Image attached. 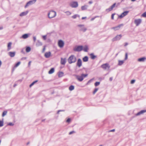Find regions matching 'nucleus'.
<instances>
[{
  "mask_svg": "<svg viewBox=\"0 0 146 146\" xmlns=\"http://www.w3.org/2000/svg\"><path fill=\"white\" fill-rule=\"evenodd\" d=\"M96 17H93V18H92L91 19V20L92 21L94 20Z\"/></svg>",
  "mask_w": 146,
  "mask_h": 146,
  "instance_id": "obj_59",
  "label": "nucleus"
},
{
  "mask_svg": "<svg viewBox=\"0 0 146 146\" xmlns=\"http://www.w3.org/2000/svg\"><path fill=\"white\" fill-rule=\"evenodd\" d=\"M66 12L68 13V15H70L71 14V13L69 11H67Z\"/></svg>",
  "mask_w": 146,
  "mask_h": 146,
  "instance_id": "obj_56",
  "label": "nucleus"
},
{
  "mask_svg": "<svg viewBox=\"0 0 146 146\" xmlns=\"http://www.w3.org/2000/svg\"><path fill=\"white\" fill-rule=\"evenodd\" d=\"M80 17V16L79 15H77V14H76V15H75L73 16H72V18H73V19H76L77 17Z\"/></svg>",
  "mask_w": 146,
  "mask_h": 146,
  "instance_id": "obj_36",
  "label": "nucleus"
},
{
  "mask_svg": "<svg viewBox=\"0 0 146 146\" xmlns=\"http://www.w3.org/2000/svg\"><path fill=\"white\" fill-rule=\"evenodd\" d=\"M7 113V111H4L2 113V116L3 117H4L6 114Z\"/></svg>",
  "mask_w": 146,
  "mask_h": 146,
  "instance_id": "obj_37",
  "label": "nucleus"
},
{
  "mask_svg": "<svg viewBox=\"0 0 146 146\" xmlns=\"http://www.w3.org/2000/svg\"><path fill=\"white\" fill-rule=\"evenodd\" d=\"M30 143V141H29L27 143V145H28Z\"/></svg>",
  "mask_w": 146,
  "mask_h": 146,
  "instance_id": "obj_64",
  "label": "nucleus"
},
{
  "mask_svg": "<svg viewBox=\"0 0 146 146\" xmlns=\"http://www.w3.org/2000/svg\"><path fill=\"white\" fill-rule=\"evenodd\" d=\"M122 36L121 34L117 35L112 39V41L113 42H114L115 41L119 40L121 39Z\"/></svg>",
  "mask_w": 146,
  "mask_h": 146,
  "instance_id": "obj_7",
  "label": "nucleus"
},
{
  "mask_svg": "<svg viewBox=\"0 0 146 146\" xmlns=\"http://www.w3.org/2000/svg\"><path fill=\"white\" fill-rule=\"evenodd\" d=\"M76 60V58L74 55H71L68 59V62L70 64L75 62Z\"/></svg>",
  "mask_w": 146,
  "mask_h": 146,
  "instance_id": "obj_1",
  "label": "nucleus"
},
{
  "mask_svg": "<svg viewBox=\"0 0 146 146\" xmlns=\"http://www.w3.org/2000/svg\"><path fill=\"white\" fill-rule=\"evenodd\" d=\"M29 34H25L22 35V38L23 39H26L28 37Z\"/></svg>",
  "mask_w": 146,
  "mask_h": 146,
  "instance_id": "obj_21",
  "label": "nucleus"
},
{
  "mask_svg": "<svg viewBox=\"0 0 146 146\" xmlns=\"http://www.w3.org/2000/svg\"><path fill=\"white\" fill-rule=\"evenodd\" d=\"M123 17V16L122 15V13H121V15H119V16H118V18H119L120 19H121V18H122Z\"/></svg>",
  "mask_w": 146,
  "mask_h": 146,
  "instance_id": "obj_48",
  "label": "nucleus"
},
{
  "mask_svg": "<svg viewBox=\"0 0 146 146\" xmlns=\"http://www.w3.org/2000/svg\"><path fill=\"white\" fill-rule=\"evenodd\" d=\"M146 112V110H143L138 112L135 114L136 116H138Z\"/></svg>",
  "mask_w": 146,
  "mask_h": 146,
  "instance_id": "obj_15",
  "label": "nucleus"
},
{
  "mask_svg": "<svg viewBox=\"0 0 146 146\" xmlns=\"http://www.w3.org/2000/svg\"><path fill=\"white\" fill-rule=\"evenodd\" d=\"M115 131V129H113L110 131V132H114Z\"/></svg>",
  "mask_w": 146,
  "mask_h": 146,
  "instance_id": "obj_61",
  "label": "nucleus"
},
{
  "mask_svg": "<svg viewBox=\"0 0 146 146\" xmlns=\"http://www.w3.org/2000/svg\"><path fill=\"white\" fill-rule=\"evenodd\" d=\"M127 53H126L125 54V58L124 60H126L127 59Z\"/></svg>",
  "mask_w": 146,
  "mask_h": 146,
  "instance_id": "obj_43",
  "label": "nucleus"
},
{
  "mask_svg": "<svg viewBox=\"0 0 146 146\" xmlns=\"http://www.w3.org/2000/svg\"><path fill=\"white\" fill-rule=\"evenodd\" d=\"M88 6L87 5H84L83 6H82L81 7V10L82 11L86 10L87 9Z\"/></svg>",
  "mask_w": 146,
  "mask_h": 146,
  "instance_id": "obj_27",
  "label": "nucleus"
},
{
  "mask_svg": "<svg viewBox=\"0 0 146 146\" xmlns=\"http://www.w3.org/2000/svg\"><path fill=\"white\" fill-rule=\"evenodd\" d=\"M61 64L62 65H64L66 62V58H61Z\"/></svg>",
  "mask_w": 146,
  "mask_h": 146,
  "instance_id": "obj_20",
  "label": "nucleus"
},
{
  "mask_svg": "<svg viewBox=\"0 0 146 146\" xmlns=\"http://www.w3.org/2000/svg\"><path fill=\"white\" fill-rule=\"evenodd\" d=\"M135 80H132L131 81V84H133L135 82Z\"/></svg>",
  "mask_w": 146,
  "mask_h": 146,
  "instance_id": "obj_46",
  "label": "nucleus"
},
{
  "mask_svg": "<svg viewBox=\"0 0 146 146\" xmlns=\"http://www.w3.org/2000/svg\"><path fill=\"white\" fill-rule=\"evenodd\" d=\"M82 60L84 62H87L88 60V57L87 56H86L83 58Z\"/></svg>",
  "mask_w": 146,
  "mask_h": 146,
  "instance_id": "obj_26",
  "label": "nucleus"
},
{
  "mask_svg": "<svg viewBox=\"0 0 146 146\" xmlns=\"http://www.w3.org/2000/svg\"><path fill=\"white\" fill-rule=\"evenodd\" d=\"M81 75L82 76V77L83 78V79L84 78H85L87 77L88 76V74H82Z\"/></svg>",
  "mask_w": 146,
  "mask_h": 146,
  "instance_id": "obj_39",
  "label": "nucleus"
},
{
  "mask_svg": "<svg viewBox=\"0 0 146 146\" xmlns=\"http://www.w3.org/2000/svg\"><path fill=\"white\" fill-rule=\"evenodd\" d=\"M65 111V110H58L57 111V113L58 114H59V113L60 112V111Z\"/></svg>",
  "mask_w": 146,
  "mask_h": 146,
  "instance_id": "obj_45",
  "label": "nucleus"
},
{
  "mask_svg": "<svg viewBox=\"0 0 146 146\" xmlns=\"http://www.w3.org/2000/svg\"><path fill=\"white\" fill-rule=\"evenodd\" d=\"M75 133V131H71V132H70L69 133V135H71L72 134V133Z\"/></svg>",
  "mask_w": 146,
  "mask_h": 146,
  "instance_id": "obj_51",
  "label": "nucleus"
},
{
  "mask_svg": "<svg viewBox=\"0 0 146 146\" xmlns=\"http://www.w3.org/2000/svg\"><path fill=\"white\" fill-rule=\"evenodd\" d=\"M56 12L54 11H50L48 14V16L49 18L51 19L54 17L56 15Z\"/></svg>",
  "mask_w": 146,
  "mask_h": 146,
  "instance_id": "obj_2",
  "label": "nucleus"
},
{
  "mask_svg": "<svg viewBox=\"0 0 146 146\" xmlns=\"http://www.w3.org/2000/svg\"><path fill=\"white\" fill-rule=\"evenodd\" d=\"M124 60H119L118 65L119 66L121 65L124 62Z\"/></svg>",
  "mask_w": 146,
  "mask_h": 146,
  "instance_id": "obj_30",
  "label": "nucleus"
},
{
  "mask_svg": "<svg viewBox=\"0 0 146 146\" xmlns=\"http://www.w3.org/2000/svg\"><path fill=\"white\" fill-rule=\"evenodd\" d=\"M33 39L34 41V42H35L36 40V37L35 36H34L33 37Z\"/></svg>",
  "mask_w": 146,
  "mask_h": 146,
  "instance_id": "obj_54",
  "label": "nucleus"
},
{
  "mask_svg": "<svg viewBox=\"0 0 146 146\" xmlns=\"http://www.w3.org/2000/svg\"><path fill=\"white\" fill-rule=\"evenodd\" d=\"M31 61H30L28 63V66H30L31 65Z\"/></svg>",
  "mask_w": 146,
  "mask_h": 146,
  "instance_id": "obj_58",
  "label": "nucleus"
},
{
  "mask_svg": "<svg viewBox=\"0 0 146 146\" xmlns=\"http://www.w3.org/2000/svg\"><path fill=\"white\" fill-rule=\"evenodd\" d=\"M84 25H78V26L81 27L80 29V31H83V32H85L87 30V29L85 27H84Z\"/></svg>",
  "mask_w": 146,
  "mask_h": 146,
  "instance_id": "obj_9",
  "label": "nucleus"
},
{
  "mask_svg": "<svg viewBox=\"0 0 146 146\" xmlns=\"http://www.w3.org/2000/svg\"><path fill=\"white\" fill-rule=\"evenodd\" d=\"M141 16L143 17H146V11L142 14L141 15Z\"/></svg>",
  "mask_w": 146,
  "mask_h": 146,
  "instance_id": "obj_38",
  "label": "nucleus"
},
{
  "mask_svg": "<svg viewBox=\"0 0 146 146\" xmlns=\"http://www.w3.org/2000/svg\"><path fill=\"white\" fill-rule=\"evenodd\" d=\"M45 50V46H44V47L43 48L42 50V53L44 52Z\"/></svg>",
  "mask_w": 146,
  "mask_h": 146,
  "instance_id": "obj_52",
  "label": "nucleus"
},
{
  "mask_svg": "<svg viewBox=\"0 0 146 146\" xmlns=\"http://www.w3.org/2000/svg\"><path fill=\"white\" fill-rule=\"evenodd\" d=\"M94 79V78H92L88 81V82L90 83Z\"/></svg>",
  "mask_w": 146,
  "mask_h": 146,
  "instance_id": "obj_53",
  "label": "nucleus"
},
{
  "mask_svg": "<svg viewBox=\"0 0 146 146\" xmlns=\"http://www.w3.org/2000/svg\"><path fill=\"white\" fill-rule=\"evenodd\" d=\"M42 37L43 39L44 40H46V35H44Z\"/></svg>",
  "mask_w": 146,
  "mask_h": 146,
  "instance_id": "obj_50",
  "label": "nucleus"
},
{
  "mask_svg": "<svg viewBox=\"0 0 146 146\" xmlns=\"http://www.w3.org/2000/svg\"><path fill=\"white\" fill-rule=\"evenodd\" d=\"M21 63V62H18L17 63H16L14 67H13V69L14 68H15L17 67L18 66H19Z\"/></svg>",
  "mask_w": 146,
  "mask_h": 146,
  "instance_id": "obj_34",
  "label": "nucleus"
},
{
  "mask_svg": "<svg viewBox=\"0 0 146 146\" xmlns=\"http://www.w3.org/2000/svg\"><path fill=\"white\" fill-rule=\"evenodd\" d=\"M54 68H52L50 69L48 72V73L49 74H51L54 72Z\"/></svg>",
  "mask_w": 146,
  "mask_h": 146,
  "instance_id": "obj_23",
  "label": "nucleus"
},
{
  "mask_svg": "<svg viewBox=\"0 0 146 146\" xmlns=\"http://www.w3.org/2000/svg\"><path fill=\"white\" fill-rule=\"evenodd\" d=\"M3 125V122L2 121L0 120V127H1Z\"/></svg>",
  "mask_w": 146,
  "mask_h": 146,
  "instance_id": "obj_41",
  "label": "nucleus"
},
{
  "mask_svg": "<svg viewBox=\"0 0 146 146\" xmlns=\"http://www.w3.org/2000/svg\"><path fill=\"white\" fill-rule=\"evenodd\" d=\"M58 46L60 48L63 47L64 45V42L62 40H59L58 42Z\"/></svg>",
  "mask_w": 146,
  "mask_h": 146,
  "instance_id": "obj_10",
  "label": "nucleus"
},
{
  "mask_svg": "<svg viewBox=\"0 0 146 146\" xmlns=\"http://www.w3.org/2000/svg\"><path fill=\"white\" fill-rule=\"evenodd\" d=\"M98 88H95L93 92V94H94L98 90Z\"/></svg>",
  "mask_w": 146,
  "mask_h": 146,
  "instance_id": "obj_42",
  "label": "nucleus"
},
{
  "mask_svg": "<svg viewBox=\"0 0 146 146\" xmlns=\"http://www.w3.org/2000/svg\"><path fill=\"white\" fill-rule=\"evenodd\" d=\"M129 12V11H124L123 13H122V15L123 16V17H125V16Z\"/></svg>",
  "mask_w": 146,
  "mask_h": 146,
  "instance_id": "obj_32",
  "label": "nucleus"
},
{
  "mask_svg": "<svg viewBox=\"0 0 146 146\" xmlns=\"http://www.w3.org/2000/svg\"><path fill=\"white\" fill-rule=\"evenodd\" d=\"M42 45V43L40 42L39 40H37V42L36 44V46H41Z\"/></svg>",
  "mask_w": 146,
  "mask_h": 146,
  "instance_id": "obj_29",
  "label": "nucleus"
},
{
  "mask_svg": "<svg viewBox=\"0 0 146 146\" xmlns=\"http://www.w3.org/2000/svg\"><path fill=\"white\" fill-rule=\"evenodd\" d=\"M128 43L127 42H126L125 43V44H124V46H127V45H128Z\"/></svg>",
  "mask_w": 146,
  "mask_h": 146,
  "instance_id": "obj_60",
  "label": "nucleus"
},
{
  "mask_svg": "<svg viewBox=\"0 0 146 146\" xmlns=\"http://www.w3.org/2000/svg\"><path fill=\"white\" fill-rule=\"evenodd\" d=\"M88 49V47L87 45H85L84 47H83V50L85 52H87Z\"/></svg>",
  "mask_w": 146,
  "mask_h": 146,
  "instance_id": "obj_24",
  "label": "nucleus"
},
{
  "mask_svg": "<svg viewBox=\"0 0 146 146\" xmlns=\"http://www.w3.org/2000/svg\"><path fill=\"white\" fill-rule=\"evenodd\" d=\"M113 80V78L112 77H110L109 79V80L110 81H111Z\"/></svg>",
  "mask_w": 146,
  "mask_h": 146,
  "instance_id": "obj_57",
  "label": "nucleus"
},
{
  "mask_svg": "<svg viewBox=\"0 0 146 146\" xmlns=\"http://www.w3.org/2000/svg\"><path fill=\"white\" fill-rule=\"evenodd\" d=\"M27 59V58L26 57H23L21 58V60H26V59Z\"/></svg>",
  "mask_w": 146,
  "mask_h": 146,
  "instance_id": "obj_55",
  "label": "nucleus"
},
{
  "mask_svg": "<svg viewBox=\"0 0 146 146\" xmlns=\"http://www.w3.org/2000/svg\"><path fill=\"white\" fill-rule=\"evenodd\" d=\"M51 54L50 52H46L44 54V56L46 58H49L50 57Z\"/></svg>",
  "mask_w": 146,
  "mask_h": 146,
  "instance_id": "obj_16",
  "label": "nucleus"
},
{
  "mask_svg": "<svg viewBox=\"0 0 146 146\" xmlns=\"http://www.w3.org/2000/svg\"><path fill=\"white\" fill-rule=\"evenodd\" d=\"M70 5L72 7L75 8L78 7V4L77 2L73 1L70 3Z\"/></svg>",
  "mask_w": 146,
  "mask_h": 146,
  "instance_id": "obj_6",
  "label": "nucleus"
},
{
  "mask_svg": "<svg viewBox=\"0 0 146 146\" xmlns=\"http://www.w3.org/2000/svg\"><path fill=\"white\" fill-rule=\"evenodd\" d=\"M146 59V58L145 57H142L139 58L138 59V61L139 62H144Z\"/></svg>",
  "mask_w": 146,
  "mask_h": 146,
  "instance_id": "obj_19",
  "label": "nucleus"
},
{
  "mask_svg": "<svg viewBox=\"0 0 146 146\" xmlns=\"http://www.w3.org/2000/svg\"><path fill=\"white\" fill-rule=\"evenodd\" d=\"M115 13H113L112 14L111 16V19H114V15H115Z\"/></svg>",
  "mask_w": 146,
  "mask_h": 146,
  "instance_id": "obj_49",
  "label": "nucleus"
},
{
  "mask_svg": "<svg viewBox=\"0 0 146 146\" xmlns=\"http://www.w3.org/2000/svg\"><path fill=\"white\" fill-rule=\"evenodd\" d=\"M31 50V48L29 46H27L26 48V52H29Z\"/></svg>",
  "mask_w": 146,
  "mask_h": 146,
  "instance_id": "obj_31",
  "label": "nucleus"
},
{
  "mask_svg": "<svg viewBox=\"0 0 146 146\" xmlns=\"http://www.w3.org/2000/svg\"><path fill=\"white\" fill-rule=\"evenodd\" d=\"M14 125V124L13 123H11V122L9 123L8 124H7V125H8L11 126L13 125Z\"/></svg>",
  "mask_w": 146,
  "mask_h": 146,
  "instance_id": "obj_44",
  "label": "nucleus"
},
{
  "mask_svg": "<svg viewBox=\"0 0 146 146\" xmlns=\"http://www.w3.org/2000/svg\"><path fill=\"white\" fill-rule=\"evenodd\" d=\"M70 121L71 119L70 118H68L67 119L66 121L67 122L69 123L70 122Z\"/></svg>",
  "mask_w": 146,
  "mask_h": 146,
  "instance_id": "obj_47",
  "label": "nucleus"
},
{
  "mask_svg": "<svg viewBox=\"0 0 146 146\" xmlns=\"http://www.w3.org/2000/svg\"><path fill=\"white\" fill-rule=\"evenodd\" d=\"M86 17H82V20H83V19H86Z\"/></svg>",
  "mask_w": 146,
  "mask_h": 146,
  "instance_id": "obj_63",
  "label": "nucleus"
},
{
  "mask_svg": "<svg viewBox=\"0 0 146 146\" xmlns=\"http://www.w3.org/2000/svg\"><path fill=\"white\" fill-rule=\"evenodd\" d=\"M36 1V0H32L29 1L27 3L26 5L25 6V7L26 8L29 5H32L35 3Z\"/></svg>",
  "mask_w": 146,
  "mask_h": 146,
  "instance_id": "obj_5",
  "label": "nucleus"
},
{
  "mask_svg": "<svg viewBox=\"0 0 146 146\" xmlns=\"http://www.w3.org/2000/svg\"><path fill=\"white\" fill-rule=\"evenodd\" d=\"M115 5L116 3H114L112 5L110 6V8L106 9V11L107 12H109L110 11H111V10H112L115 7Z\"/></svg>",
  "mask_w": 146,
  "mask_h": 146,
  "instance_id": "obj_12",
  "label": "nucleus"
},
{
  "mask_svg": "<svg viewBox=\"0 0 146 146\" xmlns=\"http://www.w3.org/2000/svg\"><path fill=\"white\" fill-rule=\"evenodd\" d=\"M82 62L80 58L78 59L76 63V66L79 68H80L82 66Z\"/></svg>",
  "mask_w": 146,
  "mask_h": 146,
  "instance_id": "obj_11",
  "label": "nucleus"
},
{
  "mask_svg": "<svg viewBox=\"0 0 146 146\" xmlns=\"http://www.w3.org/2000/svg\"><path fill=\"white\" fill-rule=\"evenodd\" d=\"M91 58L93 59H94L96 58L97 57V56L94 55L93 53H92L90 54Z\"/></svg>",
  "mask_w": 146,
  "mask_h": 146,
  "instance_id": "obj_22",
  "label": "nucleus"
},
{
  "mask_svg": "<svg viewBox=\"0 0 146 146\" xmlns=\"http://www.w3.org/2000/svg\"><path fill=\"white\" fill-rule=\"evenodd\" d=\"M9 55L11 57H14L15 55V52H10L9 53Z\"/></svg>",
  "mask_w": 146,
  "mask_h": 146,
  "instance_id": "obj_18",
  "label": "nucleus"
},
{
  "mask_svg": "<svg viewBox=\"0 0 146 146\" xmlns=\"http://www.w3.org/2000/svg\"><path fill=\"white\" fill-rule=\"evenodd\" d=\"M12 42H9L8 44V45H7V50H10L11 48V44H12Z\"/></svg>",
  "mask_w": 146,
  "mask_h": 146,
  "instance_id": "obj_25",
  "label": "nucleus"
},
{
  "mask_svg": "<svg viewBox=\"0 0 146 146\" xmlns=\"http://www.w3.org/2000/svg\"><path fill=\"white\" fill-rule=\"evenodd\" d=\"M74 86L73 85L70 86L69 88V90L70 91L73 90H74Z\"/></svg>",
  "mask_w": 146,
  "mask_h": 146,
  "instance_id": "obj_33",
  "label": "nucleus"
},
{
  "mask_svg": "<svg viewBox=\"0 0 146 146\" xmlns=\"http://www.w3.org/2000/svg\"><path fill=\"white\" fill-rule=\"evenodd\" d=\"M28 13V11H27L25 12H23L21 13L19 16L21 17H22L26 15Z\"/></svg>",
  "mask_w": 146,
  "mask_h": 146,
  "instance_id": "obj_17",
  "label": "nucleus"
},
{
  "mask_svg": "<svg viewBox=\"0 0 146 146\" xmlns=\"http://www.w3.org/2000/svg\"><path fill=\"white\" fill-rule=\"evenodd\" d=\"M64 76V73L62 72H59L58 73V76L59 77H61Z\"/></svg>",
  "mask_w": 146,
  "mask_h": 146,
  "instance_id": "obj_28",
  "label": "nucleus"
},
{
  "mask_svg": "<svg viewBox=\"0 0 146 146\" xmlns=\"http://www.w3.org/2000/svg\"><path fill=\"white\" fill-rule=\"evenodd\" d=\"M141 22V19H135L134 23L136 24V26H138Z\"/></svg>",
  "mask_w": 146,
  "mask_h": 146,
  "instance_id": "obj_14",
  "label": "nucleus"
},
{
  "mask_svg": "<svg viewBox=\"0 0 146 146\" xmlns=\"http://www.w3.org/2000/svg\"><path fill=\"white\" fill-rule=\"evenodd\" d=\"M110 67L109 64L108 63L103 64L101 66V67L104 70H108L110 68Z\"/></svg>",
  "mask_w": 146,
  "mask_h": 146,
  "instance_id": "obj_4",
  "label": "nucleus"
},
{
  "mask_svg": "<svg viewBox=\"0 0 146 146\" xmlns=\"http://www.w3.org/2000/svg\"><path fill=\"white\" fill-rule=\"evenodd\" d=\"M123 24H121L116 27L111 28V29H113L115 31H117L119 30L120 29L121 27L123 26Z\"/></svg>",
  "mask_w": 146,
  "mask_h": 146,
  "instance_id": "obj_13",
  "label": "nucleus"
},
{
  "mask_svg": "<svg viewBox=\"0 0 146 146\" xmlns=\"http://www.w3.org/2000/svg\"><path fill=\"white\" fill-rule=\"evenodd\" d=\"M100 84V82H96L94 84L95 86H98Z\"/></svg>",
  "mask_w": 146,
  "mask_h": 146,
  "instance_id": "obj_40",
  "label": "nucleus"
},
{
  "mask_svg": "<svg viewBox=\"0 0 146 146\" xmlns=\"http://www.w3.org/2000/svg\"><path fill=\"white\" fill-rule=\"evenodd\" d=\"M73 76H75L77 80L80 82H81L83 80V78L81 74L80 76L76 74H74Z\"/></svg>",
  "mask_w": 146,
  "mask_h": 146,
  "instance_id": "obj_8",
  "label": "nucleus"
},
{
  "mask_svg": "<svg viewBox=\"0 0 146 146\" xmlns=\"http://www.w3.org/2000/svg\"><path fill=\"white\" fill-rule=\"evenodd\" d=\"M83 46L82 45L76 46L73 48V50L75 52H80L83 50Z\"/></svg>",
  "mask_w": 146,
  "mask_h": 146,
  "instance_id": "obj_3",
  "label": "nucleus"
},
{
  "mask_svg": "<svg viewBox=\"0 0 146 146\" xmlns=\"http://www.w3.org/2000/svg\"><path fill=\"white\" fill-rule=\"evenodd\" d=\"M38 81L37 80H36L32 82L30 84L29 86L30 87H31L33 86L35 83H36Z\"/></svg>",
  "mask_w": 146,
  "mask_h": 146,
  "instance_id": "obj_35",
  "label": "nucleus"
},
{
  "mask_svg": "<svg viewBox=\"0 0 146 146\" xmlns=\"http://www.w3.org/2000/svg\"><path fill=\"white\" fill-rule=\"evenodd\" d=\"M93 2L92 1H90L88 2V3L89 4H91Z\"/></svg>",
  "mask_w": 146,
  "mask_h": 146,
  "instance_id": "obj_62",
  "label": "nucleus"
}]
</instances>
